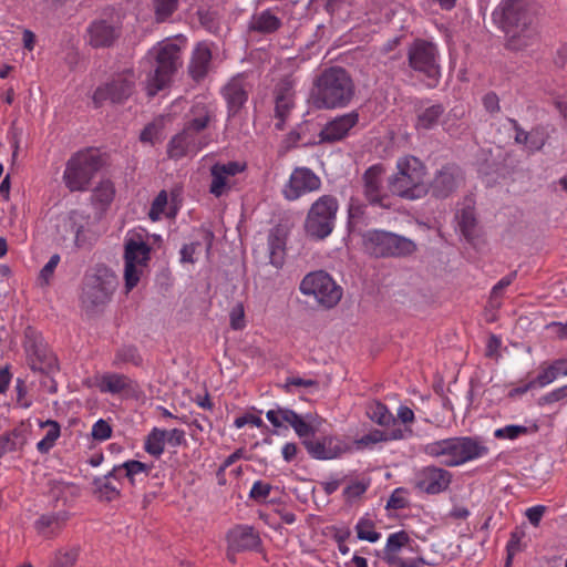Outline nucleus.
Wrapping results in <instances>:
<instances>
[{
    "mask_svg": "<svg viewBox=\"0 0 567 567\" xmlns=\"http://www.w3.org/2000/svg\"><path fill=\"white\" fill-rule=\"evenodd\" d=\"M492 18L506 33L507 47L511 50H523L536 41L529 0H503L494 9Z\"/></svg>",
    "mask_w": 567,
    "mask_h": 567,
    "instance_id": "obj_1",
    "label": "nucleus"
},
{
    "mask_svg": "<svg viewBox=\"0 0 567 567\" xmlns=\"http://www.w3.org/2000/svg\"><path fill=\"white\" fill-rule=\"evenodd\" d=\"M185 44L186 39L183 37L167 38L148 50L145 56V61L152 64L145 84L148 95L153 96L168 85L182 65L181 52Z\"/></svg>",
    "mask_w": 567,
    "mask_h": 567,
    "instance_id": "obj_2",
    "label": "nucleus"
},
{
    "mask_svg": "<svg viewBox=\"0 0 567 567\" xmlns=\"http://www.w3.org/2000/svg\"><path fill=\"white\" fill-rule=\"evenodd\" d=\"M422 451L450 467L483 458L489 453L485 441L477 436H456L434 441L425 444Z\"/></svg>",
    "mask_w": 567,
    "mask_h": 567,
    "instance_id": "obj_3",
    "label": "nucleus"
},
{
    "mask_svg": "<svg viewBox=\"0 0 567 567\" xmlns=\"http://www.w3.org/2000/svg\"><path fill=\"white\" fill-rule=\"evenodd\" d=\"M353 96V83L341 68L326 70L317 80L312 91V103L318 109L346 106Z\"/></svg>",
    "mask_w": 567,
    "mask_h": 567,
    "instance_id": "obj_4",
    "label": "nucleus"
},
{
    "mask_svg": "<svg viewBox=\"0 0 567 567\" xmlns=\"http://www.w3.org/2000/svg\"><path fill=\"white\" fill-rule=\"evenodd\" d=\"M210 112L208 107L197 102L192 107V120L184 130L175 135L167 146V154L171 158H182L194 155L207 145V141L200 132L208 125Z\"/></svg>",
    "mask_w": 567,
    "mask_h": 567,
    "instance_id": "obj_5",
    "label": "nucleus"
},
{
    "mask_svg": "<svg viewBox=\"0 0 567 567\" xmlns=\"http://www.w3.org/2000/svg\"><path fill=\"white\" fill-rule=\"evenodd\" d=\"M398 172L389 181L392 194L408 199H417L426 194L425 167L414 156H404L396 163Z\"/></svg>",
    "mask_w": 567,
    "mask_h": 567,
    "instance_id": "obj_6",
    "label": "nucleus"
},
{
    "mask_svg": "<svg viewBox=\"0 0 567 567\" xmlns=\"http://www.w3.org/2000/svg\"><path fill=\"white\" fill-rule=\"evenodd\" d=\"M339 202L333 195H321L310 206L305 220V230L316 239L328 237L336 226Z\"/></svg>",
    "mask_w": 567,
    "mask_h": 567,
    "instance_id": "obj_7",
    "label": "nucleus"
},
{
    "mask_svg": "<svg viewBox=\"0 0 567 567\" xmlns=\"http://www.w3.org/2000/svg\"><path fill=\"white\" fill-rule=\"evenodd\" d=\"M150 254L151 248L142 230L127 233L124 251V279L127 291L137 286L150 261Z\"/></svg>",
    "mask_w": 567,
    "mask_h": 567,
    "instance_id": "obj_8",
    "label": "nucleus"
},
{
    "mask_svg": "<svg viewBox=\"0 0 567 567\" xmlns=\"http://www.w3.org/2000/svg\"><path fill=\"white\" fill-rule=\"evenodd\" d=\"M101 166L100 156L94 151H81L66 163L63 181L71 192L85 190Z\"/></svg>",
    "mask_w": 567,
    "mask_h": 567,
    "instance_id": "obj_9",
    "label": "nucleus"
},
{
    "mask_svg": "<svg viewBox=\"0 0 567 567\" xmlns=\"http://www.w3.org/2000/svg\"><path fill=\"white\" fill-rule=\"evenodd\" d=\"M367 251L375 257H404L415 250V244L396 234L372 229L363 235Z\"/></svg>",
    "mask_w": 567,
    "mask_h": 567,
    "instance_id": "obj_10",
    "label": "nucleus"
},
{
    "mask_svg": "<svg viewBox=\"0 0 567 567\" xmlns=\"http://www.w3.org/2000/svg\"><path fill=\"white\" fill-rule=\"evenodd\" d=\"M300 292L313 297L324 308L334 307L342 297V289L322 270L308 274L300 282Z\"/></svg>",
    "mask_w": 567,
    "mask_h": 567,
    "instance_id": "obj_11",
    "label": "nucleus"
},
{
    "mask_svg": "<svg viewBox=\"0 0 567 567\" xmlns=\"http://www.w3.org/2000/svg\"><path fill=\"white\" fill-rule=\"evenodd\" d=\"M135 82L136 76L131 69H125L115 74L109 83L97 87L94 92L93 101L95 105L99 106L107 100L112 103L123 102L132 95Z\"/></svg>",
    "mask_w": 567,
    "mask_h": 567,
    "instance_id": "obj_12",
    "label": "nucleus"
},
{
    "mask_svg": "<svg viewBox=\"0 0 567 567\" xmlns=\"http://www.w3.org/2000/svg\"><path fill=\"white\" fill-rule=\"evenodd\" d=\"M24 349L32 370L49 373L56 368V359L43 338L31 328L24 333Z\"/></svg>",
    "mask_w": 567,
    "mask_h": 567,
    "instance_id": "obj_13",
    "label": "nucleus"
},
{
    "mask_svg": "<svg viewBox=\"0 0 567 567\" xmlns=\"http://www.w3.org/2000/svg\"><path fill=\"white\" fill-rule=\"evenodd\" d=\"M321 184L320 177L310 168L296 167L282 187V195L287 200L293 202L309 193L319 190Z\"/></svg>",
    "mask_w": 567,
    "mask_h": 567,
    "instance_id": "obj_14",
    "label": "nucleus"
},
{
    "mask_svg": "<svg viewBox=\"0 0 567 567\" xmlns=\"http://www.w3.org/2000/svg\"><path fill=\"white\" fill-rule=\"evenodd\" d=\"M436 53L433 44L425 41H416L409 51L410 66L436 82L440 78Z\"/></svg>",
    "mask_w": 567,
    "mask_h": 567,
    "instance_id": "obj_15",
    "label": "nucleus"
},
{
    "mask_svg": "<svg viewBox=\"0 0 567 567\" xmlns=\"http://www.w3.org/2000/svg\"><path fill=\"white\" fill-rule=\"evenodd\" d=\"M412 550V543L405 530H399L389 535L383 549L384 560L392 567H420L423 564L421 558L404 559L400 551Z\"/></svg>",
    "mask_w": 567,
    "mask_h": 567,
    "instance_id": "obj_16",
    "label": "nucleus"
},
{
    "mask_svg": "<svg viewBox=\"0 0 567 567\" xmlns=\"http://www.w3.org/2000/svg\"><path fill=\"white\" fill-rule=\"evenodd\" d=\"M245 168L246 165L237 161L214 164L210 168L209 193L215 197L227 194L233 187V177L244 172Z\"/></svg>",
    "mask_w": 567,
    "mask_h": 567,
    "instance_id": "obj_17",
    "label": "nucleus"
},
{
    "mask_svg": "<svg viewBox=\"0 0 567 567\" xmlns=\"http://www.w3.org/2000/svg\"><path fill=\"white\" fill-rule=\"evenodd\" d=\"M303 445L311 457L316 460H332L348 451V445L337 436H312L306 439Z\"/></svg>",
    "mask_w": 567,
    "mask_h": 567,
    "instance_id": "obj_18",
    "label": "nucleus"
},
{
    "mask_svg": "<svg viewBox=\"0 0 567 567\" xmlns=\"http://www.w3.org/2000/svg\"><path fill=\"white\" fill-rule=\"evenodd\" d=\"M114 291L113 276L101 278L87 277L83 288L82 302L86 308H93L106 303Z\"/></svg>",
    "mask_w": 567,
    "mask_h": 567,
    "instance_id": "obj_19",
    "label": "nucleus"
},
{
    "mask_svg": "<svg viewBox=\"0 0 567 567\" xmlns=\"http://www.w3.org/2000/svg\"><path fill=\"white\" fill-rule=\"evenodd\" d=\"M452 474L437 466H425L416 474V487L427 494H439L447 489Z\"/></svg>",
    "mask_w": 567,
    "mask_h": 567,
    "instance_id": "obj_20",
    "label": "nucleus"
},
{
    "mask_svg": "<svg viewBox=\"0 0 567 567\" xmlns=\"http://www.w3.org/2000/svg\"><path fill=\"white\" fill-rule=\"evenodd\" d=\"M293 81L285 79L275 90V113L277 122L275 124L277 130H282L285 121L295 105V91Z\"/></svg>",
    "mask_w": 567,
    "mask_h": 567,
    "instance_id": "obj_21",
    "label": "nucleus"
},
{
    "mask_svg": "<svg viewBox=\"0 0 567 567\" xmlns=\"http://www.w3.org/2000/svg\"><path fill=\"white\" fill-rule=\"evenodd\" d=\"M359 122V114L357 112H350L340 116L334 117L328 122L321 130L319 137L321 142H337L344 138L351 128H353Z\"/></svg>",
    "mask_w": 567,
    "mask_h": 567,
    "instance_id": "obj_22",
    "label": "nucleus"
},
{
    "mask_svg": "<svg viewBox=\"0 0 567 567\" xmlns=\"http://www.w3.org/2000/svg\"><path fill=\"white\" fill-rule=\"evenodd\" d=\"M152 466L142 463L140 461L130 460L122 464L115 465L111 475L118 484L123 480H127L128 483L134 486L140 482L146 480L151 473Z\"/></svg>",
    "mask_w": 567,
    "mask_h": 567,
    "instance_id": "obj_23",
    "label": "nucleus"
},
{
    "mask_svg": "<svg viewBox=\"0 0 567 567\" xmlns=\"http://www.w3.org/2000/svg\"><path fill=\"white\" fill-rule=\"evenodd\" d=\"M221 93L227 102L229 116L235 115L248 99L244 76L237 75L233 78L223 87Z\"/></svg>",
    "mask_w": 567,
    "mask_h": 567,
    "instance_id": "obj_24",
    "label": "nucleus"
},
{
    "mask_svg": "<svg viewBox=\"0 0 567 567\" xmlns=\"http://www.w3.org/2000/svg\"><path fill=\"white\" fill-rule=\"evenodd\" d=\"M462 174L456 166H445L435 175L432 190L436 197L449 196L461 183Z\"/></svg>",
    "mask_w": 567,
    "mask_h": 567,
    "instance_id": "obj_25",
    "label": "nucleus"
},
{
    "mask_svg": "<svg viewBox=\"0 0 567 567\" xmlns=\"http://www.w3.org/2000/svg\"><path fill=\"white\" fill-rule=\"evenodd\" d=\"M212 49L207 42H199L193 50L192 59L188 65L189 74L194 80L204 79L210 68Z\"/></svg>",
    "mask_w": 567,
    "mask_h": 567,
    "instance_id": "obj_26",
    "label": "nucleus"
},
{
    "mask_svg": "<svg viewBox=\"0 0 567 567\" xmlns=\"http://www.w3.org/2000/svg\"><path fill=\"white\" fill-rule=\"evenodd\" d=\"M230 551L255 549L259 546V536L249 526H238L231 529L227 536Z\"/></svg>",
    "mask_w": 567,
    "mask_h": 567,
    "instance_id": "obj_27",
    "label": "nucleus"
},
{
    "mask_svg": "<svg viewBox=\"0 0 567 567\" xmlns=\"http://www.w3.org/2000/svg\"><path fill=\"white\" fill-rule=\"evenodd\" d=\"M382 167L378 165L370 167L364 173V195L371 204H382Z\"/></svg>",
    "mask_w": 567,
    "mask_h": 567,
    "instance_id": "obj_28",
    "label": "nucleus"
},
{
    "mask_svg": "<svg viewBox=\"0 0 567 567\" xmlns=\"http://www.w3.org/2000/svg\"><path fill=\"white\" fill-rule=\"evenodd\" d=\"M90 44L100 48L109 47L118 35L116 28L106 21L93 22L89 29Z\"/></svg>",
    "mask_w": 567,
    "mask_h": 567,
    "instance_id": "obj_29",
    "label": "nucleus"
},
{
    "mask_svg": "<svg viewBox=\"0 0 567 567\" xmlns=\"http://www.w3.org/2000/svg\"><path fill=\"white\" fill-rule=\"evenodd\" d=\"M89 217L80 212H71L64 221V227L73 234V241L76 247H83L87 243L86 226Z\"/></svg>",
    "mask_w": 567,
    "mask_h": 567,
    "instance_id": "obj_30",
    "label": "nucleus"
},
{
    "mask_svg": "<svg viewBox=\"0 0 567 567\" xmlns=\"http://www.w3.org/2000/svg\"><path fill=\"white\" fill-rule=\"evenodd\" d=\"M132 381L124 374L105 373L96 382L103 393L120 394L131 388Z\"/></svg>",
    "mask_w": 567,
    "mask_h": 567,
    "instance_id": "obj_31",
    "label": "nucleus"
},
{
    "mask_svg": "<svg viewBox=\"0 0 567 567\" xmlns=\"http://www.w3.org/2000/svg\"><path fill=\"white\" fill-rule=\"evenodd\" d=\"M296 432V434L302 439V442L306 439H311L315 434V431L320 425L319 419L312 414H307L301 416L293 411L290 424Z\"/></svg>",
    "mask_w": 567,
    "mask_h": 567,
    "instance_id": "obj_32",
    "label": "nucleus"
},
{
    "mask_svg": "<svg viewBox=\"0 0 567 567\" xmlns=\"http://www.w3.org/2000/svg\"><path fill=\"white\" fill-rule=\"evenodd\" d=\"M39 426L45 430V434L43 439L37 443V450L41 454H47L54 447L60 437L61 426L53 420L40 421Z\"/></svg>",
    "mask_w": 567,
    "mask_h": 567,
    "instance_id": "obj_33",
    "label": "nucleus"
},
{
    "mask_svg": "<svg viewBox=\"0 0 567 567\" xmlns=\"http://www.w3.org/2000/svg\"><path fill=\"white\" fill-rule=\"evenodd\" d=\"M566 359H557L548 365H542L538 375L533 380L537 388H544L553 383L559 375H563Z\"/></svg>",
    "mask_w": 567,
    "mask_h": 567,
    "instance_id": "obj_34",
    "label": "nucleus"
},
{
    "mask_svg": "<svg viewBox=\"0 0 567 567\" xmlns=\"http://www.w3.org/2000/svg\"><path fill=\"white\" fill-rule=\"evenodd\" d=\"M444 109L441 104H433L420 110L417 114L416 127L420 130H430L434 127L440 117L442 116Z\"/></svg>",
    "mask_w": 567,
    "mask_h": 567,
    "instance_id": "obj_35",
    "label": "nucleus"
},
{
    "mask_svg": "<svg viewBox=\"0 0 567 567\" xmlns=\"http://www.w3.org/2000/svg\"><path fill=\"white\" fill-rule=\"evenodd\" d=\"M115 195L114 185L110 181H102L99 185L93 189L92 193V203L101 209L107 207Z\"/></svg>",
    "mask_w": 567,
    "mask_h": 567,
    "instance_id": "obj_36",
    "label": "nucleus"
},
{
    "mask_svg": "<svg viewBox=\"0 0 567 567\" xmlns=\"http://www.w3.org/2000/svg\"><path fill=\"white\" fill-rule=\"evenodd\" d=\"M166 443V431L154 427L147 435L144 449L145 451L155 457H159L165 449Z\"/></svg>",
    "mask_w": 567,
    "mask_h": 567,
    "instance_id": "obj_37",
    "label": "nucleus"
},
{
    "mask_svg": "<svg viewBox=\"0 0 567 567\" xmlns=\"http://www.w3.org/2000/svg\"><path fill=\"white\" fill-rule=\"evenodd\" d=\"M368 416L371 421L383 427L396 424L394 415L381 402H374L369 406Z\"/></svg>",
    "mask_w": 567,
    "mask_h": 567,
    "instance_id": "obj_38",
    "label": "nucleus"
},
{
    "mask_svg": "<svg viewBox=\"0 0 567 567\" xmlns=\"http://www.w3.org/2000/svg\"><path fill=\"white\" fill-rule=\"evenodd\" d=\"M537 426L533 425L530 427L518 424H508L503 427H498L494 431V437L498 440H509L514 441L518 437L526 435L532 432H536Z\"/></svg>",
    "mask_w": 567,
    "mask_h": 567,
    "instance_id": "obj_39",
    "label": "nucleus"
},
{
    "mask_svg": "<svg viewBox=\"0 0 567 567\" xmlns=\"http://www.w3.org/2000/svg\"><path fill=\"white\" fill-rule=\"evenodd\" d=\"M112 478L113 476L110 472L107 475L99 477L94 481L96 493L100 498L105 501H113L120 495V487L111 481Z\"/></svg>",
    "mask_w": 567,
    "mask_h": 567,
    "instance_id": "obj_40",
    "label": "nucleus"
},
{
    "mask_svg": "<svg viewBox=\"0 0 567 567\" xmlns=\"http://www.w3.org/2000/svg\"><path fill=\"white\" fill-rule=\"evenodd\" d=\"M280 27V20L270 10H265L255 17L252 28L260 32H274Z\"/></svg>",
    "mask_w": 567,
    "mask_h": 567,
    "instance_id": "obj_41",
    "label": "nucleus"
},
{
    "mask_svg": "<svg viewBox=\"0 0 567 567\" xmlns=\"http://www.w3.org/2000/svg\"><path fill=\"white\" fill-rule=\"evenodd\" d=\"M355 532L360 540L377 543L381 538V534L374 529V523L367 516L358 520Z\"/></svg>",
    "mask_w": 567,
    "mask_h": 567,
    "instance_id": "obj_42",
    "label": "nucleus"
},
{
    "mask_svg": "<svg viewBox=\"0 0 567 567\" xmlns=\"http://www.w3.org/2000/svg\"><path fill=\"white\" fill-rule=\"evenodd\" d=\"M456 219L461 233L465 237H470L475 226L474 208L471 203L461 210H457Z\"/></svg>",
    "mask_w": 567,
    "mask_h": 567,
    "instance_id": "obj_43",
    "label": "nucleus"
},
{
    "mask_svg": "<svg viewBox=\"0 0 567 567\" xmlns=\"http://www.w3.org/2000/svg\"><path fill=\"white\" fill-rule=\"evenodd\" d=\"M178 4L179 0H153L156 21L167 20L177 10Z\"/></svg>",
    "mask_w": 567,
    "mask_h": 567,
    "instance_id": "obj_44",
    "label": "nucleus"
},
{
    "mask_svg": "<svg viewBox=\"0 0 567 567\" xmlns=\"http://www.w3.org/2000/svg\"><path fill=\"white\" fill-rule=\"evenodd\" d=\"M292 414V410L277 406L275 409L268 410L266 417L275 427H281L286 423L290 424Z\"/></svg>",
    "mask_w": 567,
    "mask_h": 567,
    "instance_id": "obj_45",
    "label": "nucleus"
},
{
    "mask_svg": "<svg viewBox=\"0 0 567 567\" xmlns=\"http://www.w3.org/2000/svg\"><path fill=\"white\" fill-rule=\"evenodd\" d=\"M141 361L142 359L137 349L133 346H125L116 352L114 364L133 363L137 365L141 363Z\"/></svg>",
    "mask_w": 567,
    "mask_h": 567,
    "instance_id": "obj_46",
    "label": "nucleus"
},
{
    "mask_svg": "<svg viewBox=\"0 0 567 567\" xmlns=\"http://www.w3.org/2000/svg\"><path fill=\"white\" fill-rule=\"evenodd\" d=\"M79 556V550L75 547L59 550L55 554L53 567H73Z\"/></svg>",
    "mask_w": 567,
    "mask_h": 567,
    "instance_id": "obj_47",
    "label": "nucleus"
},
{
    "mask_svg": "<svg viewBox=\"0 0 567 567\" xmlns=\"http://www.w3.org/2000/svg\"><path fill=\"white\" fill-rule=\"evenodd\" d=\"M167 203H168L167 193L165 190L159 192L158 195L153 200L150 213H148V216L153 221H157L161 219V217L165 213Z\"/></svg>",
    "mask_w": 567,
    "mask_h": 567,
    "instance_id": "obj_48",
    "label": "nucleus"
},
{
    "mask_svg": "<svg viewBox=\"0 0 567 567\" xmlns=\"http://www.w3.org/2000/svg\"><path fill=\"white\" fill-rule=\"evenodd\" d=\"M385 442L383 431L373 430L354 442L358 450L371 449L373 445Z\"/></svg>",
    "mask_w": 567,
    "mask_h": 567,
    "instance_id": "obj_49",
    "label": "nucleus"
},
{
    "mask_svg": "<svg viewBox=\"0 0 567 567\" xmlns=\"http://www.w3.org/2000/svg\"><path fill=\"white\" fill-rule=\"evenodd\" d=\"M408 505V492L402 487L395 488L386 502V508L389 509H402Z\"/></svg>",
    "mask_w": 567,
    "mask_h": 567,
    "instance_id": "obj_50",
    "label": "nucleus"
},
{
    "mask_svg": "<svg viewBox=\"0 0 567 567\" xmlns=\"http://www.w3.org/2000/svg\"><path fill=\"white\" fill-rule=\"evenodd\" d=\"M389 430H383V435L385 436V442L388 441H401L410 439L413 434L410 426H399L398 423L395 425H390Z\"/></svg>",
    "mask_w": 567,
    "mask_h": 567,
    "instance_id": "obj_51",
    "label": "nucleus"
},
{
    "mask_svg": "<svg viewBox=\"0 0 567 567\" xmlns=\"http://www.w3.org/2000/svg\"><path fill=\"white\" fill-rule=\"evenodd\" d=\"M368 486H369V484L365 483L364 481L351 482L343 491V495H344L347 502L352 503V502L357 501L360 496H362L367 492Z\"/></svg>",
    "mask_w": 567,
    "mask_h": 567,
    "instance_id": "obj_52",
    "label": "nucleus"
},
{
    "mask_svg": "<svg viewBox=\"0 0 567 567\" xmlns=\"http://www.w3.org/2000/svg\"><path fill=\"white\" fill-rule=\"evenodd\" d=\"M59 262L60 256L58 254H54L50 257L49 261L42 267L39 275V281L42 286H47L50 284V280L52 279Z\"/></svg>",
    "mask_w": 567,
    "mask_h": 567,
    "instance_id": "obj_53",
    "label": "nucleus"
},
{
    "mask_svg": "<svg viewBox=\"0 0 567 567\" xmlns=\"http://www.w3.org/2000/svg\"><path fill=\"white\" fill-rule=\"evenodd\" d=\"M272 486L262 481H256L249 492V497L256 502H265L270 495Z\"/></svg>",
    "mask_w": 567,
    "mask_h": 567,
    "instance_id": "obj_54",
    "label": "nucleus"
},
{
    "mask_svg": "<svg viewBox=\"0 0 567 567\" xmlns=\"http://www.w3.org/2000/svg\"><path fill=\"white\" fill-rule=\"evenodd\" d=\"M91 435L96 441H105L111 437L112 427L109 424V422H106L103 419H100L93 424Z\"/></svg>",
    "mask_w": 567,
    "mask_h": 567,
    "instance_id": "obj_55",
    "label": "nucleus"
},
{
    "mask_svg": "<svg viewBox=\"0 0 567 567\" xmlns=\"http://www.w3.org/2000/svg\"><path fill=\"white\" fill-rule=\"evenodd\" d=\"M229 320H230V327L234 330H241L246 326L245 321V309L243 303L238 302L236 303L229 313Z\"/></svg>",
    "mask_w": 567,
    "mask_h": 567,
    "instance_id": "obj_56",
    "label": "nucleus"
},
{
    "mask_svg": "<svg viewBox=\"0 0 567 567\" xmlns=\"http://www.w3.org/2000/svg\"><path fill=\"white\" fill-rule=\"evenodd\" d=\"M162 136V127L158 123H150L144 127L140 135V140L143 143H151L154 144L156 141H158Z\"/></svg>",
    "mask_w": 567,
    "mask_h": 567,
    "instance_id": "obj_57",
    "label": "nucleus"
},
{
    "mask_svg": "<svg viewBox=\"0 0 567 567\" xmlns=\"http://www.w3.org/2000/svg\"><path fill=\"white\" fill-rule=\"evenodd\" d=\"M68 518V515L65 513H58V514H49L41 516L37 525L40 529L45 527H53V526H61Z\"/></svg>",
    "mask_w": 567,
    "mask_h": 567,
    "instance_id": "obj_58",
    "label": "nucleus"
},
{
    "mask_svg": "<svg viewBox=\"0 0 567 567\" xmlns=\"http://www.w3.org/2000/svg\"><path fill=\"white\" fill-rule=\"evenodd\" d=\"M247 424H250V425L259 429V427L264 426V421L261 420L260 416L250 414V413L238 416L234 421V426L236 429H241Z\"/></svg>",
    "mask_w": 567,
    "mask_h": 567,
    "instance_id": "obj_59",
    "label": "nucleus"
},
{
    "mask_svg": "<svg viewBox=\"0 0 567 567\" xmlns=\"http://www.w3.org/2000/svg\"><path fill=\"white\" fill-rule=\"evenodd\" d=\"M200 246L198 241L184 245L181 249V261L194 264L196 261L195 255L198 252Z\"/></svg>",
    "mask_w": 567,
    "mask_h": 567,
    "instance_id": "obj_60",
    "label": "nucleus"
},
{
    "mask_svg": "<svg viewBox=\"0 0 567 567\" xmlns=\"http://www.w3.org/2000/svg\"><path fill=\"white\" fill-rule=\"evenodd\" d=\"M567 396V385L554 389L540 398V403L551 404Z\"/></svg>",
    "mask_w": 567,
    "mask_h": 567,
    "instance_id": "obj_61",
    "label": "nucleus"
},
{
    "mask_svg": "<svg viewBox=\"0 0 567 567\" xmlns=\"http://www.w3.org/2000/svg\"><path fill=\"white\" fill-rule=\"evenodd\" d=\"M16 439H18V434L16 433L4 434L0 436V456L8 452L17 450L18 442H16Z\"/></svg>",
    "mask_w": 567,
    "mask_h": 567,
    "instance_id": "obj_62",
    "label": "nucleus"
},
{
    "mask_svg": "<svg viewBox=\"0 0 567 567\" xmlns=\"http://www.w3.org/2000/svg\"><path fill=\"white\" fill-rule=\"evenodd\" d=\"M400 37H394L390 40H388L381 48H380V54L383 56H388L390 60H394L398 54L395 52V49L400 44Z\"/></svg>",
    "mask_w": 567,
    "mask_h": 567,
    "instance_id": "obj_63",
    "label": "nucleus"
},
{
    "mask_svg": "<svg viewBox=\"0 0 567 567\" xmlns=\"http://www.w3.org/2000/svg\"><path fill=\"white\" fill-rule=\"evenodd\" d=\"M545 509H546V507L543 505H536V506L529 507L526 511V516H527L529 523L533 524L534 526H537L545 513Z\"/></svg>",
    "mask_w": 567,
    "mask_h": 567,
    "instance_id": "obj_64",
    "label": "nucleus"
}]
</instances>
